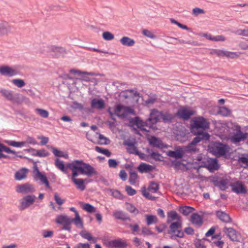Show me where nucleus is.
<instances>
[{
  "instance_id": "nucleus-56",
  "label": "nucleus",
  "mask_w": 248,
  "mask_h": 248,
  "mask_svg": "<svg viewBox=\"0 0 248 248\" xmlns=\"http://www.w3.org/2000/svg\"><path fill=\"white\" fill-rule=\"evenodd\" d=\"M82 208L84 210L90 213L95 212V210L94 207L89 203H85Z\"/></svg>"
},
{
  "instance_id": "nucleus-8",
  "label": "nucleus",
  "mask_w": 248,
  "mask_h": 248,
  "mask_svg": "<svg viewBox=\"0 0 248 248\" xmlns=\"http://www.w3.org/2000/svg\"><path fill=\"white\" fill-rule=\"evenodd\" d=\"M192 129H202L205 130L209 128V123L203 117H198L193 120V124L191 125Z\"/></svg>"
},
{
  "instance_id": "nucleus-59",
  "label": "nucleus",
  "mask_w": 248,
  "mask_h": 248,
  "mask_svg": "<svg viewBox=\"0 0 248 248\" xmlns=\"http://www.w3.org/2000/svg\"><path fill=\"white\" fill-rule=\"evenodd\" d=\"M41 234L43 238H51L53 235L54 232L52 231L43 230Z\"/></svg>"
},
{
  "instance_id": "nucleus-38",
  "label": "nucleus",
  "mask_w": 248,
  "mask_h": 248,
  "mask_svg": "<svg viewBox=\"0 0 248 248\" xmlns=\"http://www.w3.org/2000/svg\"><path fill=\"white\" fill-rule=\"evenodd\" d=\"M4 142L7 145L16 147H21L25 145V142L16 141L12 140H5Z\"/></svg>"
},
{
  "instance_id": "nucleus-2",
  "label": "nucleus",
  "mask_w": 248,
  "mask_h": 248,
  "mask_svg": "<svg viewBox=\"0 0 248 248\" xmlns=\"http://www.w3.org/2000/svg\"><path fill=\"white\" fill-rule=\"evenodd\" d=\"M196 135V137L187 146L182 147L184 153L196 152L198 151V149L196 146V144L202 140H209L210 138V135L207 132H198Z\"/></svg>"
},
{
  "instance_id": "nucleus-24",
  "label": "nucleus",
  "mask_w": 248,
  "mask_h": 248,
  "mask_svg": "<svg viewBox=\"0 0 248 248\" xmlns=\"http://www.w3.org/2000/svg\"><path fill=\"white\" fill-rule=\"evenodd\" d=\"M179 220H181V217L175 211L172 210L168 212L167 220L168 223H170L174 220L179 221Z\"/></svg>"
},
{
  "instance_id": "nucleus-50",
  "label": "nucleus",
  "mask_w": 248,
  "mask_h": 248,
  "mask_svg": "<svg viewBox=\"0 0 248 248\" xmlns=\"http://www.w3.org/2000/svg\"><path fill=\"white\" fill-rule=\"evenodd\" d=\"M12 82L17 87L21 88L25 85V81L21 79L16 78L12 80Z\"/></svg>"
},
{
  "instance_id": "nucleus-20",
  "label": "nucleus",
  "mask_w": 248,
  "mask_h": 248,
  "mask_svg": "<svg viewBox=\"0 0 248 248\" xmlns=\"http://www.w3.org/2000/svg\"><path fill=\"white\" fill-rule=\"evenodd\" d=\"M91 106L93 108L101 110L105 108V104L102 99L93 98L91 101Z\"/></svg>"
},
{
  "instance_id": "nucleus-30",
  "label": "nucleus",
  "mask_w": 248,
  "mask_h": 248,
  "mask_svg": "<svg viewBox=\"0 0 248 248\" xmlns=\"http://www.w3.org/2000/svg\"><path fill=\"white\" fill-rule=\"evenodd\" d=\"M146 152L149 155V158L151 157L155 161H161L163 158L161 154L156 152H154L151 149L147 148Z\"/></svg>"
},
{
  "instance_id": "nucleus-47",
  "label": "nucleus",
  "mask_w": 248,
  "mask_h": 248,
  "mask_svg": "<svg viewBox=\"0 0 248 248\" xmlns=\"http://www.w3.org/2000/svg\"><path fill=\"white\" fill-rule=\"evenodd\" d=\"M159 189V185L155 182H151L148 187V190L153 193H156Z\"/></svg>"
},
{
  "instance_id": "nucleus-41",
  "label": "nucleus",
  "mask_w": 248,
  "mask_h": 248,
  "mask_svg": "<svg viewBox=\"0 0 248 248\" xmlns=\"http://www.w3.org/2000/svg\"><path fill=\"white\" fill-rule=\"evenodd\" d=\"M218 113L223 116L228 117L231 114V110L226 107H220L219 108Z\"/></svg>"
},
{
  "instance_id": "nucleus-21",
  "label": "nucleus",
  "mask_w": 248,
  "mask_h": 248,
  "mask_svg": "<svg viewBox=\"0 0 248 248\" xmlns=\"http://www.w3.org/2000/svg\"><path fill=\"white\" fill-rule=\"evenodd\" d=\"M216 214L217 218L222 222L228 223L232 221V219L230 216L225 212L221 210H218L216 212Z\"/></svg>"
},
{
  "instance_id": "nucleus-61",
  "label": "nucleus",
  "mask_w": 248,
  "mask_h": 248,
  "mask_svg": "<svg viewBox=\"0 0 248 248\" xmlns=\"http://www.w3.org/2000/svg\"><path fill=\"white\" fill-rule=\"evenodd\" d=\"M54 199L59 205H62L65 202V200L61 198L57 193L54 194Z\"/></svg>"
},
{
  "instance_id": "nucleus-52",
  "label": "nucleus",
  "mask_w": 248,
  "mask_h": 248,
  "mask_svg": "<svg viewBox=\"0 0 248 248\" xmlns=\"http://www.w3.org/2000/svg\"><path fill=\"white\" fill-rule=\"evenodd\" d=\"M35 112L43 118H47L48 116V112L45 109L42 108L35 109Z\"/></svg>"
},
{
  "instance_id": "nucleus-9",
  "label": "nucleus",
  "mask_w": 248,
  "mask_h": 248,
  "mask_svg": "<svg viewBox=\"0 0 248 248\" xmlns=\"http://www.w3.org/2000/svg\"><path fill=\"white\" fill-rule=\"evenodd\" d=\"M209 148L210 151L216 155H223L226 153L225 145L219 142H215Z\"/></svg>"
},
{
  "instance_id": "nucleus-54",
  "label": "nucleus",
  "mask_w": 248,
  "mask_h": 248,
  "mask_svg": "<svg viewBox=\"0 0 248 248\" xmlns=\"http://www.w3.org/2000/svg\"><path fill=\"white\" fill-rule=\"evenodd\" d=\"M70 210L75 213V217L74 218H78V220L77 222L79 223L81 225L83 226V223L82 219L81 218L78 212L76 210V208L74 207H72L70 208Z\"/></svg>"
},
{
  "instance_id": "nucleus-40",
  "label": "nucleus",
  "mask_w": 248,
  "mask_h": 248,
  "mask_svg": "<svg viewBox=\"0 0 248 248\" xmlns=\"http://www.w3.org/2000/svg\"><path fill=\"white\" fill-rule=\"evenodd\" d=\"M194 210V208L192 207L186 206L180 207L179 209V211L184 216H186L192 213Z\"/></svg>"
},
{
  "instance_id": "nucleus-39",
  "label": "nucleus",
  "mask_w": 248,
  "mask_h": 248,
  "mask_svg": "<svg viewBox=\"0 0 248 248\" xmlns=\"http://www.w3.org/2000/svg\"><path fill=\"white\" fill-rule=\"evenodd\" d=\"M152 166L149 164H146L145 163H141L140 164L139 167H138V169L139 171L141 173L144 172H148L152 170Z\"/></svg>"
},
{
  "instance_id": "nucleus-28",
  "label": "nucleus",
  "mask_w": 248,
  "mask_h": 248,
  "mask_svg": "<svg viewBox=\"0 0 248 248\" xmlns=\"http://www.w3.org/2000/svg\"><path fill=\"white\" fill-rule=\"evenodd\" d=\"M149 143L151 145L153 146V147L161 148L163 147V144L162 143V140L157 138H156L155 137H152L149 139Z\"/></svg>"
},
{
  "instance_id": "nucleus-18",
  "label": "nucleus",
  "mask_w": 248,
  "mask_h": 248,
  "mask_svg": "<svg viewBox=\"0 0 248 248\" xmlns=\"http://www.w3.org/2000/svg\"><path fill=\"white\" fill-rule=\"evenodd\" d=\"M167 154L170 157L180 159L184 156V152L182 147H178L175 151H168Z\"/></svg>"
},
{
  "instance_id": "nucleus-32",
  "label": "nucleus",
  "mask_w": 248,
  "mask_h": 248,
  "mask_svg": "<svg viewBox=\"0 0 248 248\" xmlns=\"http://www.w3.org/2000/svg\"><path fill=\"white\" fill-rule=\"evenodd\" d=\"M85 181L86 179L78 178L77 179H75L74 181H72V182L76 186V187L77 189L81 191H83L86 187V186L85 185Z\"/></svg>"
},
{
  "instance_id": "nucleus-14",
  "label": "nucleus",
  "mask_w": 248,
  "mask_h": 248,
  "mask_svg": "<svg viewBox=\"0 0 248 248\" xmlns=\"http://www.w3.org/2000/svg\"><path fill=\"white\" fill-rule=\"evenodd\" d=\"M67 167L72 171L71 180L74 181L75 179H77L76 177L79 175L78 171H79V169H78L79 167L78 162L77 160H74L71 162L67 163Z\"/></svg>"
},
{
  "instance_id": "nucleus-53",
  "label": "nucleus",
  "mask_w": 248,
  "mask_h": 248,
  "mask_svg": "<svg viewBox=\"0 0 248 248\" xmlns=\"http://www.w3.org/2000/svg\"><path fill=\"white\" fill-rule=\"evenodd\" d=\"M79 235L84 239H86L89 241H90L93 239V237L91 234L86 232V231H82L79 232Z\"/></svg>"
},
{
  "instance_id": "nucleus-5",
  "label": "nucleus",
  "mask_w": 248,
  "mask_h": 248,
  "mask_svg": "<svg viewBox=\"0 0 248 248\" xmlns=\"http://www.w3.org/2000/svg\"><path fill=\"white\" fill-rule=\"evenodd\" d=\"M114 111L116 115L121 118H125L130 114H135L133 109L121 104H118L115 106Z\"/></svg>"
},
{
  "instance_id": "nucleus-22",
  "label": "nucleus",
  "mask_w": 248,
  "mask_h": 248,
  "mask_svg": "<svg viewBox=\"0 0 248 248\" xmlns=\"http://www.w3.org/2000/svg\"><path fill=\"white\" fill-rule=\"evenodd\" d=\"M108 245L111 247L124 248L127 246V243L121 239H118L110 241Z\"/></svg>"
},
{
  "instance_id": "nucleus-49",
  "label": "nucleus",
  "mask_w": 248,
  "mask_h": 248,
  "mask_svg": "<svg viewBox=\"0 0 248 248\" xmlns=\"http://www.w3.org/2000/svg\"><path fill=\"white\" fill-rule=\"evenodd\" d=\"M126 209L131 213L137 215L139 213V210L133 204L126 203Z\"/></svg>"
},
{
  "instance_id": "nucleus-42",
  "label": "nucleus",
  "mask_w": 248,
  "mask_h": 248,
  "mask_svg": "<svg viewBox=\"0 0 248 248\" xmlns=\"http://www.w3.org/2000/svg\"><path fill=\"white\" fill-rule=\"evenodd\" d=\"M0 93L7 99L12 101L14 99V96L12 91L2 89Z\"/></svg>"
},
{
  "instance_id": "nucleus-36",
  "label": "nucleus",
  "mask_w": 248,
  "mask_h": 248,
  "mask_svg": "<svg viewBox=\"0 0 248 248\" xmlns=\"http://www.w3.org/2000/svg\"><path fill=\"white\" fill-rule=\"evenodd\" d=\"M10 30V29L7 22L0 21V36L7 33Z\"/></svg>"
},
{
  "instance_id": "nucleus-11",
  "label": "nucleus",
  "mask_w": 248,
  "mask_h": 248,
  "mask_svg": "<svg viewBox=\"0 0 248 248\" xmlns=\"http://www.w3.org/2000/svg\"><path fill=\"white\" fill-rule=\"evenodd\" d=\"M0 74L5 76L13 77L17 75L18 71L14 67L4 65L0 66Z\"/></svg>"
},
{
  "instance_id": "nucleus-51",
  "label": "nucleus",
  "mask_w": 248,
  "mask_h": 248,
  "mask_svg": "<svg viewBox=\"0 0 248 248\" xmlns=\"http://www.w3.org/2000/svg\"><path fill=\"white\" fill-rule=\"evenodd\" d=\"M172 118L173 117L170 114L167 112L164 113L161 112V120L164 122H171Z\"/></svg>"
},
{
  "instance_id": "nucleus-60",
  "label": "nucleus",
  "mask_w": 248,
  "mask_h": 248,
  "mask_svg": "<svg viewBox=\"0 0 248 248\" xmlns=\"http://www.w3.org/2000/svg\"><path fill=\"white\" fill-rule=\"evenodd\" d=\"M22 142H25V145L26 144H30L31 145H36L38 144L37 141L35 139L30 136L27 137L26 141H22Z\"/></svg>"
},
{
  "instance_id": "nucleus-35",
  "label": "nucleus",
  "mask_w": 248,
  "mask_h": 248,
  "mask_svg": "<svg viewBox=\"0 0 248 248\" xmlns=\"http://www.w3.org/2000/svg\"><path fill=\"white\" fill-rule=\"evenodd\" d=\"M120 41L122 45L126 46H132L135 43V41L133 39L127 36L122 37Z\"/></svg>"
},
{
  "instance_id": "nucleus-1",
  "label": "nucleus",
  "mask_w": 248,
  "mask_h": 248,
  "mask_svg": "<svg viewBox=\"0 0 248 248\" xmlns=\"http://www.w3.org/2000/svg\"><path fill=\"white\" fill-rule=\"evenodd\" d=\"M193 167L194 169H199L204 167L209 170H217L218 168L217 160L216 158H206L202 155L197 157L193 160Z\"/></svg>"
},
{
  "instance_id": "nucleus-7",
  "label": "nucleus",
  "mask_w": 248,
  "mask_h": 248,
  "mask_svg": "<svg viewBox=\"0 0 248 248\" xmlns=\"http://www.w3.org/2000/svg\"><path fill=\"white\" fill-rule=\"evenodd\" d=\"M36 197L33 195H28L24 196L19 200L20 204L18 206L20 211L24 210L32 205L35 201Z\"/></svg>"
},
{
  "instance_id": "nucleus-19",
  "label": "nucleus",
  "mask_w": 248,
  "mask_h": 248,
  "mask_svg": "<svg viewBox=\"0 0 248 248\" xmlns=\"http://www.w3.org/2000/svg\"><path fill=\"white\" fill-rule=\"evenodd\" d=\"M215 185L221 190H225L229 186V180L227 178H221L214 181Z\"/></svg>"
},
{
  "instance_id": "nucleus-16",
  "label": "nucleus",
  "mask_w": 248,
  "mask_h": 248,
  "mask_svg": "<svg viewBox=\"0 0 248 248\" xmlns=\"http://www.w3.org/2000/svg\"><path fill=\"white\" fill-rule=\"evenodd\" d=\"M195 111L194 110L183 108L178 109L177 112V115L178 117L184 120H187L191 116L193 115Z\"/></svg>"
},
{
  "instance_id": "nucleus-44",
  "label": "nucleus",
  "mask_w": 248,
  "mask_h": 248,
  "mask_svg": "<svg viewBox=\"0 0 248 248\" xmlns=\"http://www.w3.org/2000/svg\"><path fill=\"white\" fill-rule=\"evenodd\" d=\"M147 224L150 225L157 222L158 219L155 216L147 215L146 216Z\"/></svg>"
},
{
  "instance_id": "nucleus-27",
  "label": "nucleus",
  "mask_w": 248,
  "mask_h": 248,
  "mask_svg": "<svg viewBox=\"0 0 248 248\" xmlns=\"http://www.w3.org/2000/svg\"><path fill=\"white\" fill-rule=\"evenodd\" d=\"M114 217L119 220H130V217L124 212L121 210H116L113 213Z\"/></svg>"
},
{
  "instance_id": "nucleus-62",
  "label": "nucleus",
  "mask_w": 248,
  "mask_h": 248,
  "mask_svg": "<svg viewBox=\"0 0 248 248\" xmlns=\"http://www.w3.org/2000/svg\"><path fill=\"white\" fill-rule=\"evenodd\" d=\"M36 155L37 156L42 157H46L49 155V153L48 152L46 151L45 149H42L40 150H38V152H37Z\"/></svg>"
},
{
  "instance_id": "nucleus-23",
  "label": "nucleus",
  "mask_w": 248,
  "mask_h": 248,
  "mask_svg": "<svg viewBox=\"0 0 248 248\" xmlns=\"http://www.w3.org/2000/svg\"><path fill=\"white\" fill-rule=\"evenodd\" d=\"M2 152H5L7 154H12L16 155V151L11 150L10 148L6 147L2 143H0V159L2 158H6L8 156L2 153Z\"/></svg>"
},
{
  "instance_id": "nucleus-37",
  "label": "nucleus",
  "mask_w": 248,
  "mask_h": 248,
  "mask_svg": "<svg viewBox=\"0 0 248 248\" xmlns=\"http://www.w3.org/2000/svg\"><path fill=\"white\" fill-rule=\"evenodd\" d=\"M49 148L51 149L52 151L55 156L59 157H62L66 159L68 158V155L67 154H64L62 151H60L58 149L52 146H50Z\"/></svg>"
},
{
  "instance_id": "nucleus-26",
  "label": "nucleus",
  "mask_w": 248,
  "mask_h": 248,
  "mask_svg": "<svg viewBox=\"0 0 248 248\" xmlns=\"http://www.w3.org/2000/svg\"><path fill=\"white\" fill-rule=\"evenodd\" d=\"M148 123H149V122H148V120L146 122H144L138 117H136L134 122V124L141 130L149 132V130L147 129L145 127V126H147Z\"/></svg>"
},
{
  "instance_id": "nucleus-33",
  "label": "nucleus",
  "mask_w": 248,
  "mask_h": 248,
  "mask_svg": "<svg viewBox=\"0 0 248 248\" xmlns=\"http://www.w3.org/2000/svg\"><path fill=\"white\" fill-rule=\"evenodd\" d=\"M28 170L26 168H22L16 172L15 173V179L17 180H21L26 177Z\"/></svg>"
},
{
  "instance_id": "nucleus-46",
  "label": "nucleus",
  "mask_w": 248,
  "mask_h": 248,
  "mask_svg": "<svg viewBox=\"0 0 248 248\" xmlns=\"http://www.w3.org/2000/svg\"><path fill=\"white\" fill-rule=\"evenodd\" d=\"M138 179V175L136 171H131L129 178V182L131 185H134Z\"/></svg>"
},
{
  "instance_id": "nucleus-12",
  "label": "nucleus",
  "mask_w": 248,
  "mask_h": 248,
  "mask_svg": "<svg viewBox=\"0 0 248 248\" xmlns=\"http://www.w3.org/2000/svg\"><path fill=\"white\" fill-rule=\"evenodd\" d=\"M16 190L18 193L28 194L34 192L35 189L32 185L26 183L22 185H18L16 186Z\"/></svg>"
},
{
  "instance_id": "nucleus-43",
  "label": "nucleus",
  "mask_w": 248,
  "mask_h": 248,
  "mask_svg": "<svg viewBox=\"0 0 248 248\" xmlns=\"http://www.w3.org/2000/svg\"><path fill=\"white\" fill-rule=\"evenodd\" d=\"M108 191L111 193V195L114 198L119 200H122L124 199L123 194L119 190L114 189H109Z\"/></svg>"
},
{
  "instance_id": "nucleus-17",
  "label": "nucleus",
  "mask_w": 248,
  "mask_h": 248,
  "mask_svg": "<svg viewBox=\"0 0 248 248\" xmlns=\"http://www.w3.org/2000/svg\"><path fill=\"white\" fill-rule=\"evenodd\" d=\"M34 178L36 180H40L42 184L46 185V187H49V184L46 177L40 172L37 167L34 169Z\"/></svg>"
},
{
  "instance_id": "nucleus-48",
  "label": "nucleus",
  "mask_w": 248,
  "mask_h": 248,
  "mask_svg": "<svg viewBox=\"0 0 248 248\" xmlns=\"http://www.w3.org/2000/svg\"><path fill=\"white\" fill-rule=\"evenodd\" d=\"M95 150L98 153L104 154L108 157H109L111 155V153L108 150L98 146H96L95 147Z\"/></svg>"
},
{
  "instance_id": "nucleus-34",
  "label": "nucleus",
  "mask_w": 248,
  "mask_h": 248,
  "mask_svg": "<svg viewBox=\"0 0 248 248\" xmlns=\"http://www.w3.org/2000/svg\"><path fill=\"white\" fill-rule=\"evenodd\" d=\"M182 227V223L181 220H179V221H176V222H172L170 226V232L172 233H175L176 232L177 230L178 229H181Z\"/></svg>"
},
{
  "instance_id": "nucleus-6",
  "label": "nucleus",
  "mask_w": 248,
  "mask_h": 248,
  "mask_svg": "<svg viewBox=\"0 0 248 248\" xmlns=\"http://www.w3.org/2000/svg\"><path fill=\"white\" fill-rule=\"evenodd\" d=\"M78 218H71L66 215H60L56 218V222L58 224L64 225L67 223H73L77 228L82 229L83 226L77 222Z\"/></svg>"
},
{
  "instance_id": "nucleus-29",
  "label": "nucleus",
  "mask_w": 248,
  "mask_h": 248,
  "mask_svg": "<svg viewBox=\"0 0 248 248\" xmlns=\"http://www.w3.org/2000/svg\"><path fill=\"white\" fill-rule=\"evenodd\" d=\"M55 165L58 169L63 172L64 173L66 174L67 173V169L68 168L67 167V165L66 166L64 165L63 161L61 160L58 158L56 159L55 160Z\"/></svg>"
},
{
  "instance_id": "nucleus-15",
  "label": "nucleus",
  "mask_w": 248,
  "mask_h": 248,
  "mask_svg": "<svg viewBox=\"0 0 248 248\" xmlns=\"http://www.w3.org/2000/svg\"><path fill=\"white\" fill-rule=\"evenodd\" d=\"M161 120V112L155 109L151 110L150 116L148 119L149 124H155Z\"/></svg>"
},
{
  "instance_id": "nucleus-63",
  "label": "nucleus",
  "mask_w": 248,
  "mask_h": 248,
  "mask_svg": "<svg viewBox=\"0 0 248 248\" xmlns=\"http://www.w3.org/2000/svg\"><path fill=\"white\" fill-rule=\"evenodd\" d=\"M125 191L127 194L129 196H133L136 193V191L133 189L131 186H125Z\"/></svg>"
},
{
  "instance_id": "nucleus-3",
  "label": "nucleus",
  "mask_w": 248,
  "mask_h": 248,
  "mask_svg": "<svg viewBox=\"0 0 248 248\" xmlns=\"http://www.w3.org/2000/svg\"><path fill=\"white\" fill-rule=\"evenodd\" d=\"M227 126L234 131L233 134L230 137L231 140L234 143L244 141L248 138V133L243 132L241 127L235 123H228Z\"/></svg>"
},
{
  "instance_id": "nucleus-10",
  "label": "nucleus",
  "mask_w": 248,
  "mask_h": 248,
  "mask_svg": "<svg viewBox=\"0 0 248 248\" xmlns=\"http://www.w3.org/2000/svg\"><path fill=\"white\" fill-rule=\"evenodd\" d=\"M210 54L217 55L218 57H226L230 58H233L238 56L236 52L228 51L218 49H212L210 51Z\"/></svg>"
},
{
  "instance_id": "nucleus-25",
  "label": "nucleus",
  "mask_w": 248,
  "mask_h": 248,
  "mask_svg": "<svg viewBox=\"0 0 248 248\" xmlns=\"http://www.w3.org/2000/svg\"><path fill=\"white\" fill-rule=\"evenodd\" d=\"M232 191L237 194L245 193L246 190L244 186L240 182H237L232 185Z\"/></svg>"
},
{
  "instance_id": "nucleus-64",
  "label": "nucleus",
  "mask_w": 248,
  "mask_h": 248,
  "mask_svg": "<svg viewBox=\"0 0 248 248\" xmlns=\"http://www.w3.org/2000/svg\"><path fill=\"white\" fill-rule=\"evenodd\" d=\"M205 13V11L200 8H195L192 10V14L195 16H197L200 14H204Z\"/></svg>"
},
{
  "instance_id": "nucleus-13",
  "label": "nucleus",
  "mask_w": 248,
  "mask_h": 248,
  "mask_svg": "<svg viewBox=\"0 0 248 248\" xmlns=\"http://www.w3.org/2000/svg\"><path fill=\"white\" fill-rule=\"evenodd\" d=\"M223 232L231 240L240 241V234L233 228L225 227L223 229Z\"/></svg>"
},
{
  "instance_id": "nucleus-55",
  "label": "nucleus",
  "mask_w": 248,
  "mask_h": 248,
  "mask_svg": "<svg viewBox=\"0 0 248 248\" xmlns=\"http://www.w3.org/2000/svg\"><path fill=\"white\" fill-rule=\"evenodd\" d=\"M141 192L142 195L147 199L151 200H155V197L151 195L147 190L145 188V187H143L141 188Z\"/></svg>"
},
{
  "instance_id": "nucleus-58",
  "label": "nucleus",
  "mask_w": 248,
  "mask_h": 248,
  "mask_svg": "<svg viewBox=\"0 0 248 248\" xmlns=\"http://www.w3.org/2000/svg\"><path fill=\"white\" fill-rule=\"evenodd\" d=\"M129 227L132 230V233L133 234H140L139 226L138 224H135L133 225L132 224L129 225Z\"/></svg>"
},
{
  "instance_id": "nucleus-57",
  "label": "nucleus",
  "mask_w": 248,
  "mask_h": 248,
  "mask_svg": "<svg viewBox=\"0 0 248 248\" xmlns=\"http://www.w3.org/2000/svg\"><path fill=\"white\" fill-rule=\"evenodd\" d=\"M103 38L104 40L107 41L112 40L114 39V35L110 32L105 31L102 34Z\"/></svg>"
},
{
  "instance_id": "nucleus-31",
  "label": "nucleus",
  "mask_w": 248,
  "mask_h": 248,
  "mask_svg": "<svg viewBox=\"0 0 248 248\" xmlns=\"http://www.w3.org/2000/svg\"><path fill=\"white\" fill-rule=\"evenodd\" d=\"M190 221L194 225L201 226L202 224V219L200 215L194 213L191 216Z\"/></svg>"
},
{
  "instance_id": "nucleus-45",
  "label": "nucleus",
  "mask_w": 248,
  "mask_h": 248,
  "mask_svg": "<svg viewBox=\"0 0 248 248\" xmlns=\"http://www.w3.org/2000/svg\"><path fill=\"white\" fill-rule=\"evenodd\" d=\"M127 145L128 146L127 147V152L129 154H134L137 155V154H138V150H137V148L134 145V144L132 143H128L127 144Z\"/></svg>"
},
{
  "instance_id": "nucleus-4",
  "label": "nucleus",
  "mask_w": 248,
  "mask_h": 248,
  "mask_svg": "<svg viewBox=\"0 0 248 248\" xmlns=\"http://www.w3.org/2000/svg\"><path fill=\"white\" fill-rule=\"evenodd\" d=\"M78 162L79 172L83 175L90 177L93 175H96L97 172L93 167L89 164L84 162L82 160H77Z\"/></svg>"
}]
</instances>
